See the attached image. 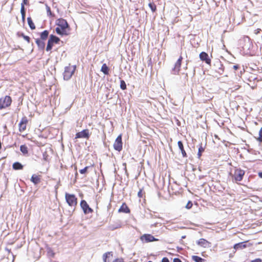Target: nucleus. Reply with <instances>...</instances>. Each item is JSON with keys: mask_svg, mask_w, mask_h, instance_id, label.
Here are the masks:
<instances>
[{"mask_svg": "<svg viewBox=\"0 0 262 262\" xmlns=\"http://www.w3.org/2000/svg\"><path fill=\"white\" fill-rule=\"evenodd\" d=\"M162 262H169V261L167 257H164L162 259Z\"/></svg>", "mask_w": 262, "mask_h": 262, "instance_id": "a18cd8bd", "label": "nucleus"}, {"mask_svg": "<svg viewBox=\"0 0 262 262\" xmlns=\"http://www.w3.org/2000/svg\"><path fill=\"white\" fill-rule=\"evenodd\" d=\"M28 120L26 116L23 117L18 124V130L20 132H24L27 128Z\"/></svg>", "mask_w": 262, "mask_h": 262, "instance_id": "6e6552de", "label": "nucleus"}, {"mask_svg": "<svg viewBox=\"0 0 262 262\" xmlns=\"http://www.w3.org/2000/svg\"><path fill=\"white\" fill-rule=\"evenodd\" d=\"M80 206L85 214L92 213L93 212V210L90 207L89 205L85 200H83L81 201Z\"/></svg>", "mask_w": 262, "mask_h": 262, "instance_id": "1a4fd4ad", "label": "nucleus"}, {"mask_svg": "<svg viewBox=\"0 0 262 262\" xmlns=\"http://www.w3.org/2000/svg\"><path fill=\"white\" fill-rule=\"evenodd\" d=\"M23 38L25 40H26L28 43H29L30 42V38L29 36L25 35V36H24Z\"/></svg>", "mask_w": 262, "mask_h": 262, "instance_id": "58836bf2", "label": "nucleus"}, {"mask_svg": "<svg viewBox=\"0 0 262 262\" xmlns=\"http://www.w3.org/2000/svg\"><path fill=\"white\" fill-rule=\"evenodd\" d=\"M120 88L123 90L126 89V85L125 82L123 80H121L120 81Z\"/></svg>", "mask_w": 262, "mask_h": 262, "instance_id": "2f4dec72", "label": "nucleus"}, {"mask_svg": "<svg viewBox=\"0 0 262 262\" xmlns=\"http://www.w3.org/2000/svg\"><path fill=\"white\" fill-rule=\"evenodd\" d=\"M57 27L55 29L57 34L60 35H68V31L70 30V27L67 20L63 18H59L56 23Z\"/></svg>", "mask_w": 262, "mask_h": 262, "instance_id": "f257e3e1", "label": "nucleus"}, {"mask_svg": "<svg viewBox=\"0 0 262 262\" xmlns=\"http://www.w3.org/2000/svg\"><path fill=\"white\" fill-rule=\"evenodd\" d=\"M35 42L37 45L38 47L41 49L43 50L45 47V43L43 40L37 38L36 39Z\"/></svg>", "mask_w": 262, "mask_h": 262, "instance_id": "a211bd4d", "label": "nucleus"}, {"mask_svg": "<svg viewBox=\"0 0 262 262\" xmlns=\"http://www.w3.org/2000/svg\"><path fill=\"white\" fill-rule=\"evenodd\" d=\"M239 66H238V65H237V64H236V65H234V66H233V69L235 71H236V70H238V69H239Z\"/></svg>", "mask_w": 262, "mask_h": 262, "instance_id": "49530a36", "label": "nucleus"}, {"mask_svg": "<svg viewBox=\"0 0 262 262\" xmlns=\"http://www.w3.org/2000/svg\"><path fill=\"white\" fill-rule=\"evenodd\" d=\"M48 36L49 31L48 30H45L40 34V39L42 40H45L47 39Z\"/></svg>", "mask_w": 262, "mask_h": 262, "instance_id": "4be33fe9", "label": "nucleus"}, {"mask_svg": "<svg viewBox=\"0 0 262 262\" xmlns=\"http://www.w3.org/2000/svg\"><path fill=\"white\" fill-rule=\"evenodd\" d=\"M47 14L49 16H52V13L51 10L49 6H47Z\"/></svg>", "mask_w": 262, "mask_h": 262, "instance_id": "e433bc0d", "label": "nucleus"}, {"mask_svg": "<svg viewBox=\"0 0 262 262\" xmlns=\"http://www.w3.org/2000/svg\"><path fill=\"white\" fill-rule=\"evenodd\" d=\"M112 262H125L123 259L121 258H116L114 259Z\"/></svg>", "mask_w": 262, "mask_h": 262, "instance_id": "ea45409f", "label": "nucleus"}, {"mask_svg": "<svg viewBox=\"0 0 262 262\" xmlns=\"http://www.w3.org/2000/svg\"><path fill=\"white\" fill-rule=\"evenodd\" d=\"M75 70V67L69 65L65 68L63 72V78L64 80H69L73 74H74Z\"/></svg>", "mask_w": 262, "mask_h": 262, "instance_id": "39448f33", "label": "nucleus"}, {"mask_svg": "<svg viewBox=\"0 0 262 262\" xmlns=\"http://www.w3.org/2000/svg\"><path fill=\"white\" fill-rule=\"evenodd\" d=\"M260 31H261V29H259V28H258V29H257L254 30V33L255 34H258L260 32Z\"/></svg>", "mask_w": 262, "mask_h": 262, "instance_id": "37998d69", "label": "nucleus"}, {"mask_svg": "<svg viewBox=\"0 0 262 262\" xmlns=\"http://www.w3.org/2000/svg\"><path fill=\"white\" fill-rule=\"evenodd\" d=\"M27 21L28 25L32 30H34L36 28L35 25H34V23L33 22L32 18L30 17H29L27 18Z\"/></svg>", "mask_w": 262, "mask_h": 262, "instance_id": "b1692460", "label": "nucleus"}, {"mask_svg": "<svg viewBox=\"0 0 262 262\" xmlns=\"http://www.w3.org/2000/svg\"><path fill=\"white\" fill-rule=\"evenodd\" d=\"M41 180V176H37L36 174H33L31 178V181L35 185L38 184L40 182Z\"/></svg>", "mask_w": 262, "mask_h": 262, "instance_id": "f3484780", "label": "nucleus"}, {"mask_svg": "<svg viewBox=\"0 0 262 262\" xmlns=\"http://www.w3.org/2000/svg\"><path fill=\"white\" fill-rule=\"evenodd\" d=\"M214 66H216V68L214 70L215 72L217 73L219 75H222L224 72V67L223 64H222L221 62H216Z\"/></svg>", "mask_w": 262, "mask_h": 262, "instance_id": "ddd939ff", "label": "nucleus"}, {"mask_svg": "<svg viewBox=\"0 0 262 262\" xmlns=\"http://www.w3.org/2000/svg\"><path fill=\"white\" fill-rule=\"evenodd\" d=\"M17 35H18V36L19 37H22L23 38L24 37V36H25V35L24 33H18Z\"/></svg>", "mask_w": 262, "mask_h": 262, "instance_id": "de8ad7c7", "label": "nucleus"}, {"mask_svg": "<svg viewBox=\"0 0 262 262\" xmlns=\"http://www.w3.org/2000/svg\"><path fill=\"white\" fill-rule=\"evenodd\" d=\"M12 168L14 170H21L23 169V165L21 163L16 162L13 164Z\"/></svg>", "mask_w": 262, "mask_h": 262, "instance_id": "aec40b11", "label": "nucleus"}, {"mask_svg": "<svg viewBox=\"0 0 262 262\" xmlns=\"http://www.w3.org/2000/svg\"><path fill=\"white\" fill-rule=\"evenodd\" d=\"M90 137L89 130L87 129H83L81 132L76 133L75 139L78 138H86L89 139Z\"/></svg>", "mask_w": 262, "mask_h": 262, "instance_id": "f8f14e48", "label": "nucleus"}, {"mask_svg": "<svg viewBox=\"0 0 262 262\" xmlns=\"http://www.w3.org/2000/svg\"><path fill=\"white\" fill-rule=\"evenodd\" d=\"M251 262H262V260L258 258L252 260Z\"/></svg>", "mask_w": 262, "mask_h": 262, "instance_id": "79ce46f5", "label": "nucleus"}, {"mask_svg": "<svg viewBox=\"0 0 262 262\" xmlns=\"http://www.w3.org/2000/svg\"><path fill=\"white\" fill-rule=\"evenodd\" d=\"M28 4V0H23V2L21 4V7L24 6L25 7V5H27Z\"/></svg>", "mask_w": 262, "mask_h": 262, "instance_id": "4c0bfd02", "label": "nucleus"}, {"mask_svg": "<svg viewBox=\"0 0 262 262\" xmlns=\"http://www.w3.org/2000/svg\"><path fill=\"white\" fill-rule=\"evenodd\" d=\"M12 100L10 96H5L0 98V110L5 109L9 107L12 103Z\"/></svg>", "mask_w": 262, "mask_h": 262, "instance_id": "20e7f679", "label": "nucleus"}, {"mask_svg": "<svg viewBox=\"0 0 262 262\" xmlns=\"http://www.w3.org/2000/svg\"><path fill=\"white\" fill-rule=\"evenodd\" d=\"M246 242H241L236 244L234 245V248L235 250L242 249L246 247Z\"/></svg>", "mask_w": 262, "mask_h": 262, "instance_id": "6ab92c4d", "label": "nucleus"}, {"mask_svg": "<svg viewBox=\"0 0 262 262\" xmlns=\"http://www.w3.org/2000/svg\"><path fill=\"white\" fill-rule=\"evenodd\" d=\"M49 40H51L53 43H58L60 41L59 38L53 35H50Z\"/></svg>", "mask_w": 262, "mask_h": 262, "instance_id": "5701e85b", "label": "nucleus"}, {"mask_svg": "<svg viewBox=\"0 0 262 262\" xmlns=\"http://www.w3.org/2000/svg\"><path fill=\"white\" fill-rule=\"evenodd\" d=\"M173 262H182L181 260L178 258H174L173 260Z\"/></svg>", "mask_w": 262, "mask_h": 262, "instance_id": "c03bdc74", "label": "nucleus"}, {"mask_svg": "<svg viewBox=\"0 0 262 262\" xmlns=\"http://www.w3.org/2000/svg\"><path fill=\"white\" fill-rule=\"evenodd\" d=\"M65 199L70 206L75 207L77 206L78 200L75 194L66 193Z\"/></svg>", "mask_w": 262, "mask_h": 262, "instance_id": "7ed1b4c3", "label": "nucleus"}, {"mask_svg": "<svg viewBox=\"0 0 262 262\" xmlns=\"http://www.w3.org/2000/svg\"><path fill=\"white\" fill-rule=\"evenodd\" d=\"M207 242L206 240L203 239V238H202V239H200L199 242V244H204L205 243H206Z\"/></svg>", "mask_w": 262, "mask_h": 262, "instance_id": "a19ab883", "label": "nucleus"}, {"mask_svg": "<svg viewBox=\"0 0 262 262\" xmlns=\"http://www.w3.org/2000/svg\"><path fill=\"white\" fill-rule=\"evenodd\" d=\"M122 135H119L116 139L113 146L116 150L120 151L122 149Z\"/></svg>", "mask_w": 262, "mask_h": 262, "instance_id": "423d86ee", "label": "nucleus"}, {"mask_svg": "<svg viewBox=\"0 0 262 262\" xmlns=\"http://www.w3.org/2000/svg\"><path fill=\"white\" fill-rule=\"evenodd\" d=\"M178 145L179 146V149H180L183 157L186 158L187 157V155L184 149L183 144L181 141H179L178 142Z\"/></svg>", "mask_w": 262, "mask_h": 262, "instance_id": "dca6fc26", "label": "nucleus"}, {"mask_svg": "<svg viewBox=\"0 0 262 262\" xmlns=\"http://www.w3.org/2000/svg\"><path fill=\"white\" fill-rule=\"evenodd\" d=\"M258 176L260 178H262V172H259Z\"/></svg>", "mask_w": 262, "mask_h": 262, "instance_id": "09e8293b", "label": "nucleus"}, {"mask_svg": "<svg viewBox=\"0 0 262 262\" xmlns=\"http://www.w3.org/2000/svg\"><path fill=\"white\" fill-rule=\"evenodd\" d=\"M140 239L142 242H145V243H149L158 241L157 238H156L154 236L150 234H143L140 237Z\"/></svg>", "mask_w": 262, "mask_h": 262, "instance_id": "9d476101", "label": "nucleus"}, {"mask_svg": "<svg viewBox=\"0 0 262 262\" xmlns=\"http://www.w3.org/2000/svg\"><path fill=\"white\" fill-rule=\"evenodd\" d=\"M256 139L259 142H262V127L259 130V136Z\"/></svg>", "mask_w": 262, "mask_h": 262, "instance_id": "473e14b6", "label": "nucleus"}, {"mask_svg": "<svg viewBox=\"0 0 262 262\" xmlns=\"http://www.w3.org/2000/svg\"><path fill=\"white\" fill-rule=\"evenodd\" d=\"M192 258L195 262H203L204 261V259L198 256H193Z\"/></svg>", "mask_w": 262, "mask_h": 262, "instance_id": "7c9ffc66", "label": "nucleus"}, {"mask_svg": "<svg viewBox=\"0 0 262 262\" xmlns=\"http://www.w3.org/2000/svg\"><path fill=\"white\" fill-rule=\"evenodd\" d=\"M118 212L129 213H130V210L127 206V204L125 203H123L121 206L120 208L119 209Z\"/></svg>", "mask_w": 262, "mask_h": 262, "instance_id": "2eb2a0df", "label": "nucleus"}, {"mask_svg": "<svg viewBox=\"0 0 262 262\" xmlns=\"http://www.w3.org/2000/svg\"><path fill=\"white\" fill-rule=\"evenodd\" d=\"M20 12H21V17H22V20L23 21H24L25 20L26 14H25V9L24 6L21 7Z\"/></svg>", "mask_w": 262, "mask_h": 262, "instance_id": "c756f323", "label": "nucleus"}, {"mask_svg": "<svg viewBox=\"0 0 262 262\" xmlns=\"http://www.w3.org/2000/svg\"><path fill=\"white\" fill-rule=\"evenodd\" d=\"M89 166H86L83 169H80L79 170L80 173L81 174H84V173H85L87 172L88 169H89Z\"/></svg>", "mask_w": 262, "mask_h": 262, "instance_id": "f704fd0d", "label": "nucleus"}, {"mask_svg": "<svg viewBox=\"0 0 262 262\" xmlns=\"http://www.w3.org/2000/svg\"><path fill=\"white\" fill-rule=\"evenodd\" d=\"M54 43L51 41V40H48L46 50L47 51H50L53 46Z\"/></svg>", "mask_w": 262, "mask_h": 262, "instance_id": "cd10ccee", "label": "nucleus"}, {"mask_svg": "<svg viewBox=\"0 0 262 262\" xmlns=\"http://www.w3.org/2000/svg\"><path fill=\"white\" fill-rule=\"evenodd\" d=\"M113 254L112 252H107L103 255V259L104 262H112L114 260Z\"/></svg>", "mask_w": 262, "mask_h": 262, "instance_id": "4468645a", "label": "nucleus"}, {"mask_svg": "<svg viewBox=\"0 0 262 262\" xmlns=\"http://www.w3.org/2000/svg\"><path fill=\"white\" fill-rule=\"evenodd\" d=\"M192 205H193V204H192V202H191V201H188V203H187V204H186V205L185 207H186L187 209H190V208H192Z\"/></svg>", "mask_w": 262, "mask_h": 262, "instance_id": "c9c22d12", "label": "nucleus"}, {"mask_svg": "<svg viewBox=\"0 0 262 262\" xmlns=\"http://www.w3.org/2000/svg\"><path fill=\"white\" fill-rule=\"evenodd\" d=\"M199 57H200V59L202 61L205 62V63L206 64H207L208 65L211 64V59L209 57V56L207 53H206L205 52H202L200 54Z\"/></svg>", "mask_w": 262, "mask_h": 262, "instance_id": "9b49d317", "label": "nucleus"}, {"mask_svg": "<svg viewBox=\"0 0 262 262\" xmlns=\"http://www.w3.org/2000/svg\"><path fill=\"white\" fill-rule=\"evenodd\" d=\"M101 71L105 75H108L109 74V68L105 63L102 64Z\"/></svg>", "mask_w": 262, "mask_h": 262, "instance_id": "412c9836", "label": "nucleus"}, {"mask_svg": "<svg viewBox=\"0 0 262 262\" xmlns=\"http://www.w3.org/2000/svg\"><path fill=\"white\" fill-rule=\"evenodd\" d=\"M205 151V148L203 147L202 144L201 143L200 145V147L199 148L198 152V157L199 159H200L202 153Z\"/></svg>", "mask_w": 262, "mask_h": 262, "instance_id": "393cba45", "label": "nucleus"}, {"mask_svg": "<svg viewBox=\"0 0 262 262\" xmlns=\"http://www.w3.org/2000/svg\"><path fill=\"white\" fill-rule=\"evenodd\" d=\"M148 262H152V261H148Z\"/></svg>", "mask_w": 262, "mask_h": 262, "instance_id": "8fccbe9b", "label": "nucleus"}, {"mask_svg": "<svg viewBox=\"0 0 262 262\" xmlns=\"http://www.w3.org/2000/svg\"><path fill=\"white\" fill-rule=\"evenodd\" d=\"M148 6L151 10L152 12H155L157 10V6L154 3H149L148 4Z\"/></svg>", "mask_w": 262, "mask_h": 262, "instance_id": "bb28decb", "label": "nucleus"}, {"mask_svg": "<svg viewBox=\"0 0 262 262\" xmlns=\"http://www.w3.org/2000/svg\"><path fill=\"white\" fill-rule=\"evenodd\" d=\"M245 171L240 168H235L233 173H230V175L233 180L235 182L241 181L245 175Z\"/></svg>", "mask_w": 262, "mask_h": 262, "instance_id": "f03ea898", "label": "nucleus"}, {"mask_svg": "<svg viewBox=\"0 0 262 262\" xmlns=\"http://www.w3.org/2000/svg\"><path fill=\"white\" fill-rule=\"evenodd\" d=\"M183 57L181 55L174 64L172 71L174 75H178L181 69Z\"/></svg>", "mask_w": 262, "mask_h": 262, "instance_id": "0eeeda50", "label": "nucleus"}, {"mask_svg": "<svg viewBox=\"0 0 262 262\" xmlns=\"http://www.w3.org/2000/svg\"><path fill=\"white\" fill-rule=\"evenodd\" d=\"M20 150L24 155L28 154V147L26 145H21L20 147Z\"/></svg>", "mask_w": 262, "mask_h": 262, "instance_id": "a878e982", "label": "nucleus"}, {"mask_svg": "<svg viewBox=\"0 0 262 262\" xmlns=\"http://www.w3.org/2000/svg\"><path fill=\"white\" fill-rule=\"evenodd\" d=\"M47 253L49 255L52 257L54 256L55 253L51 248H49L48 249Z\"/></svg>", "mask_w": 262, "mask_h": 262, "instance_id": "72a5a7b5", "label": "nucleus"}, {"mask_svg": "<svg viewBox=\"0 0 262 262\" xmlns=\"http://www.w3.org/2000/svg\"><path fill=\"white\" fill-rule=\"evenodd\" d=\"M145 193L143 190V188L140 189L139 191L138 192V196L139 198H142L145 196Z\"/></svg>", "mask_w": 262, "mask_h": 262, "instance_id": "c85d7f7f", "label": "nucleus"}]
</instances>
